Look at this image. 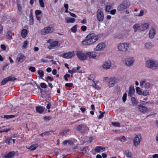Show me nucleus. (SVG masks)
Returning <instances> with one entry per match:
<instances>
[{
	"mask_svg": "<svg viewBox=\"0 0 158 158\" xmlns=\"http://www.w3.org/2000/svg\"><path fill=\"white\" fill-rule=\"evenodd\" d=\"M98 39V35H95L93 34H90L87 35L85 40L82 41V44L85 45H92Z\"/></svg>",
	"mask_w": 158,
	"mask_h": 158,
	"instance_id": "1",
	"label": "nucleus"
},
{
	"mask_svg": "<svg viewBox=\"0 0 158 158\" xmlns=\"http://www.w3.org/2000/svg\"><path fill=\"white\" fill-rule=\"evenodd\" d=\"M131 44L128 42H121L118 44L117 49L120 52H125L128 51V48L131 46Z\"/></svg>",
	"mask_w": 158,
	"mask_h": 158,
	"instance_id": "2",
	"label": "nucleus"
},
{
	"mask_svg": "<svg viewBox=\"0 0 158 158\" xmlns=\"http://www.w3.org/2000/svg\"><path fill=\"white\" fill-rule=\"evenodd\" d=\"M145 66L147 68L152 69L158 68V61L152 60H149L146 62Z\"/></svg>",
	"mask_w": 158,
	"mask_h": 158,
	"instance_id": "3",
	"label": "nucleus"
},
{
	"mask_svg": "<svg viewBox=\"0 0 158 158\" xmlns=\"http://www.w3.org/2000/svg\"><path fill=\"white\" fill-rule=\"evenodd\" d=\"M135 60L134 57L128 56L124 60V63L125 65L128 67L133 66L135 62Z\"/></svg>",
	"mask_w": 158,
	"mask_h": 158,
	"instance_id": "4",
	"label": "nucleus"
},
{
	"mask_svg": "<svg viewBox=\"0 0 158 158\" xmlns=\"http://www.w3.org/2000/svg\"><path fill=\"white\" fill-rule=\"evenodd\" d=\"M76 55L78 58L81 60L85 61L87 59L86 53H85L81 51H77Z\"/></svg>",
	"mask_w": 158,
	"mask_h": 158,
	"instance_id": "5",
	"label": "nucleus"
},
{
	"mask_svg": "<svg viewBox=\"0 0 158 158\" xmlns=\"http://www.w3.org/2000/svg\"><path fill=\"white\" fill-rule=\"evenodd\" d=\"M54 29L52 27H47L43 28L41 31V35H45L48 33H52Z\"/></svg>",
	"mask_w": 158,
	"mask_h": 158,
	"instance_id": "6",
	"label": "nucleus"
},
{
	"mask_svg": "<svg viewBox=\"0 0 158 158\" xmlns=\"http://www.w3.org/2000/svg\"><path fill=\"white\" fill-rule=\"evenodd\" d=\"M75 129L76 130L82 133L85 132L87 130H89L88 127L84 124H80L77 125Z\"/></svg>",
	"mask_w": 158,
	"mask_h": 158,
	"instance_id": "7",
	"label": "nucleus"
},
{
	"mask_svg": "<svg viewBox=\"0 0 158 158\" xmlns=\"http://www.w3.org/2000/svg\"><path fill=\"white\" fill-rule=\"evenodd\" d=\"M97 20L100 22H102L104 19V14L103 12L100 9H98L96 15Z\"/></svg>",
	"mask_w": 158,
	"mask_h": 158,
	"instance_id": "8",
	"label": "nucleus"
},
{
	"mask_svg": "<svg viewBox=\"0 0 158 158\" xmlns=\"http://www.w3.org/2000/svg\"><path fill=\"white\" fill-rule=\"evenodd\" d=\"M111 62L109 60L104 61L102 64V68L104 70H107L110 69L111 66Z\"/></svg>",
	"mask_w": 158,
	"mask_h": 158,
	"instance_id": "9",
	"label": "nucleus"
},
{
	"mask_svg": "<svg viewBox=\"0 0 158 158\" xmlns=\"http://www.w3.org/2000/svg\"><path fill=\"white\" fill-rule=\"evenodd\" d=\"M141 139V136L140 134H138L135 135L133 140L134 144L135 146L139 145Z\"/></svg>",
	"mask_w": 158,
	"mask_h": 158,
	"instance_id": "10",
	"label": "nucleus"
},
{
	"mask_svg": "<svg viewBox=\"0 0 158 158\" xmlns=\"http://www.w3.org/2000/svg\"><path fill=\"white\" fill-rule=\"evenodd\" d=\"M105 44L103 43H101L97 45L96 47L94 49L95 51H100L102 50L105 48Z\"/></svg>",
	"mask_w": 158,
	"mask_h": 158,
	"instance_id": "11",
	"label": "nucleus"
},
{
	"mask_svg": "<svg viewBox=\"0 0 158 158\" xmlns=\"http://www.w3.org/2000/svg\"><path fill=\"white\" fill-rule=\"evenodd\" d=\"M51 40H48V43H50V45L49 46L48 48L50 49H52L57 46L58 42L56 41H53L51 42Z\"/></svg>",
	"mask_w": 158,
	"mask_h": 158,
	"instance_id": "12",
	"label": "nucleus"
},
{
	"mask_svg": "<svg viewBox=\"0 0 158 158\" xmlns=\"http://www.w3.org/2000/svg\"><path fill=\"white\" fill-rule=\"evenodd\" d=\"M16 79L13 76H10L4 79L1 82L2 85H5L8 81L15 80Z\"/></svg>",
	"mask_w": 158,
	"mask_h": 158,
	"instance_id": "13",
	"label": "nucleus"
},
{
	"mask_svg": "<svg viewBox=\"0 0 158 158\" xmlns=\"http://www.w3.org/2000/svg\"><path fill=\"white\" fill-rule=\"evenodd\" d=\"M87 58L90 59H94L96 58L97 55L96 53L94 51L89 52H86Z\"/></svg>",
	"mask_w": 158,
	"mask_h": 158,
	"instance_id": "14",
	"label": "nucleus"
},
{
	"mask_svg": "<svg viewBox=\"0 0 158 158\" xmlns=\"http://www.w3.org/2000/svg\"><path fill=\"white\" fill-rule=\"evenodd\" d=\"M26 58V56L22 54H19L16 58V61L21 62H23Z\"/></svg>",
	"mask_w": 158,
	"mask_h": 158,
	"instance_id": "15",
	"label": "nucleus"
},
{
	"mask_svg": "<svg viewBox=\"0 0 158 158\" xmlns=\"http://www.w3.org/2000/svg\"><path fill=\"white\" fill-rule=\"evenodd\" d=\"M75 54L74 51L64 53L63 55L64 58L66 59H69L74 56Z\"/></svg>",
	"mask_w": 158,
	"mask_h": 158,
	"instance_id": "16",
	"label": "nucleus"
},
{
	"mask_svg": "<svg viewBox=\"0 0 158 158\" xmlns=\"http://www.w3.org/2000/svg\"><path fill=\"white\" fill-rule=\"evenodd\" d=\"M137 108L139 111L141 113L146 112L148 110V109L146 107L140 104L138 106Z\"/></svg>",
	"mask_w": 158,
	"mask_h": 158,
	"instance_id": "17",
	"label": "nucleus"
},
{
	"mask_svg": "<svg viewBox=\"0 0 158 158\" xmlns=\"http://www.w3.org/2000/svg\"><path fill=\"white\" fill-rule=\"evenodd\" d=\"M115 79L114 77H111L109 78L108 85L110 87H113L115 84Z\"/></svg>",
	"mask_w": 158,
	"mask_h": 158,
	"instance_id": "18",
	"label": "nucleus"
},
{
	"mask_svg": "<svg viewBox=\"0 0 158 158\" xmlns=\"http://www.w3.org/2000/svg\"><path fill=\"white\" fill-rule=\"evenodd\" d=\"M149 27V24L146 23L140 25V31H144L148 29Z\"/></svg>",
	"mask_w": 158,
	"mask_h": 158,
	"instance_id": "19",
	"label": "nucleus"
},
{
	"mask_svg": "<svg viewBox=\"0 0 158 158\" xmlns=\"http://www.w3.org/2000/svg\"><path fill=\"white\" fill-rule=\"evenodd\" d=\"M154 46L153 44L151 42H148L144 44V48L147 49L149 50L152 48Z\"/></svg>",
	"mask_w": 158,
	"mask_h": 158,
	"instance_id": "20",
	"label": "nucleus"
},
{
	"mask_svg": "<svg viewBox=\"0 0 158 158\" xmlns=\"http://www.w3.org/2000/svg\"><path fill=\"white\" fill-rule=\"evenodd\" d=\"M149 36L150 39H152L156 35V31L154 29L152 28L149 32Z\"/></svg>",
	"mask_w": 158,
	"mask_h": 158,
	"instance_id": "21",
	"label": "nucleus"
},
{
	"mask_svg": "<svg viewBox=\"0 0 158 158\" xmlns=\"http://www.w3.org/2000/svg\"><path fill=\"white\" fill-rule=\"evenodd\" d=\"M105 150V148L102 146H97L94 149V151L95 152L99 153L101 152H103Z\"/></svg>",
	"mask_w": 158,
	"mask_h": 158,
	"instance_id": "22",
	"label": "nucleus"
},
{
	"mask_svg": "<svg viewBox=\"0 0 158 158\" xmlns=\"http://www.w3.org/2000/svg\"><path fill=\"white\" fill-rule=\"evenodd\" d=\"M15 154L14 151L10 152L6 154L4 156V158H12Z\"/></svg>",
	"mask_w": 158,
	"mask_h": 158,
	"instance_id": "23",
	"label": "nucleus"
},
{
	"mask_svg": "<svg viewBox=\"0 0 158 158\" xmlns=\"http://www.w3.org/2000/svg\"><path fill=\"white\" fill-rule=\"evenodd\" d=\"M66 23H73L75 22V19L74 18L67 17L65 18Z\"/></svg>",
	"mask_w": 158,
	"mask_h": 158,
	"instance_id": "24",
	"label": "nucleus"
},
{
	"mask_svg": "<svg viewBox=\"0 0 158 158\" xmlns=\"http://www.w3.org/2000/svg\"><path fill=\"white\" fill-rule=\"evenodd\" d=\"M44 107L42 106H37L36 107V110L40 113H42L44 111Z\"/></svg>",
	"mask_w": 158,
	"mask_h": 158,
	"instance_id": "25",
	"label": "nucleus"
},
{
	"mask_svg": "<svg viewBox=\"0 0 158 158\" xmlns=\"http://www.w3.org/2000/svg\"><path fill=\"white\" fill-rule=\"evenodd\" d=\"M140 25L136 23L133 26V28L134 29V31L136 32L138 31H140Z\"/></svg>",
	"mask_w": 158,
	"mask_h": 158,
	"instance_id": "26",
	"label": "nucleus"
},
{
	"mask_svg": "<svg viewBox=\"0 0 158 158\" xmlns=\"http://www.w3.org/2000/svg\"><path fill=\"white\" fill-rule=\"evenodd\" d=\"M135 92V89L133 86H130L129 88V90L128 95V96H131Z\"/></svg>",
	"mask_w": 158,
	"mask_h": 158,
	"instance_id": "27",
	"label": "nucleus"
},
{
	"mask_svg": "<svg viewBox=\"0 0 158 158\" xmlns=\"http://www.w3.org/2000/svg\"><path fill=\"white\" fill-rule=\"evenodd\" d=\"M127 7V6L126 5L121 4L118 6L117 10L119 11H122L126 9Z\"/></svg>",
	"mask_w": 158,
	"mask_h": 158,
	"instance_id": "28",
	"label": "nucleus"
},
{
	"mask_svg": "<svg viewBox=\"0 0 158 158\" xmlns=\"http://www.w3.org/2000/svg\"><path fill=\"white\" fill-rule=\"evenodd\" d=\"M14 35V33L10 31H9L7 32V35L6 37L7 39L11 40L12 39V36Z\"/></svg>",
	"mask_w": 158,
	"mask_h": 158,
	"instance_id": "29",
	"label": "nucleus"
},
{
	"mask_svg": "<svg viewBox=\"0 0 158 158\" xmlns=\"http://www.w3.org/2000/svg\"><path fill=\"white\" fill-rule=\"evenodd\" d=\"M38 147V145L37 144H33L30 146H27V148L28 149H30L32 151L35 150Z\"/></svg>",
	"mask_w": 158,
	"mask_h": 158,
	"instance_id": "30",
	"label": "nucleus"
},
{
	"mask_svg": "<svg viewBox=\"0 0 158 158\" xmlns=\"http://www.w3.org/2000/svg\"><path fill=\"white\" fill-rule=\"evenodd\" d=\"M27 35V31L26 29H23L21 31V36L23 38H25Z\"/></svg>",
	"mask_w": 158,
	"mask_h": 158,
	"instance_id": "31",
	"label": "nucleus"
},
{
	"mask_svg": "<svg viewBox=\"0 0 158 158\" xmlns=\"http://www.w3.org/2000/svg\"><path fill=\"white\" fill-rule=\"evenodd\" d=\"M125 154L126 156L128 158H131L132 156L131 152L129 150H127L125 151Z\"/></svg>",
	"mask_w": 158,
	"mask_h": 158,
	"instance_id": "32",
	"label": "nucleus"
},
{
	"mask_svg": "<svg viewBox=\"0 0 158 158\" xmlns=\"http://www.w3.org/2000/svg\"><path fill=\"white\" fill-rule=\"evenodd\" d=\"M17 6L19 13L21 15L22 13V7L21 5L18 2H17Z\"/></svg>",
	"mask_w": 158,
	"mask_h": 158,
	"instance_id": "33",
	"label": "nucleus"
},
{
	"mask_svg": "<svg viewBox=\"0 0 158 158\" xmlns=\"http://www.w3.org/2000/svg\"><path fill=\"white\" fill-rule=\"evenodd\" d=\"M38 73L40 75V77L42 78L44 76V72L41 70H39L38 71Z\"/></svg>",
	"mask_w": 158,
	"mask_h": 158,
	"instance_id": "34",
	"label": "nucleus"
},
{
	"mask_svg": "<svg viewBox=\"0 0 158 158\" xmlns=\"http://www.w3.org/2000/svg\"><path fill=\"white\" fill-rule=\"evenodd\" d=\"M135 90L136 93L139 95L142 94V91L141 90L140 88L139 87H136Z\"/></svg>",
	"mask_w": 158,
	"mask_h": 158,
	"instance_id": "35",
	"label": "nucleus"
},
{
	"mask_svg": "<svg viewBox=\"0 0 158 158\" xmlns=\"http://www.w3.org/2000/svg\"><path fill=\"white\" fill-rule=\"evenodd\" d=\"M111 124L113 126L116 127H120V123L118 122H112Z\"/></svg>",
	"mask_w": 158,
	"mask_h": 158,
	"instance_id": "36",
	"label": "nucleus"
},
{
	"mask_svg": "<svg viewBox=\"0 0 158 158\" xmlns=\"http://www.w3.org/2000/svg\"><path fill=\"white\" fill-rule=\"evenodd\" d=\"M112 8L111 6H106L105 7V11L108 12H109L110 11L111 9Z\"/></svg>",
	"mask_w": 158,
	"mask_h": 158,
	"instance_id": "37",
	"label": "nucleus"
},
{
	"mask_svg": "<svg viewBox=\"0 0 158 158\" xmlns=\"http://www.w3.org/2000/svg\"><path fill=\"white\" fill-rule=\"evenodd\" d=\"M29 23L30 25L33 24L34 22L33 18V17L32 15H31L29 16Z\"/></svg>",
	"mask_w": 158,
	"mask_h": 158,
	"instance_id": "38",
	"label": "nucleus"
},
{
	"mask_svg": "<svg viewBox=\"0 0 158 158\" xmlns=\"http://www.w3.org/2000/svg\"><path fill=\"white\" fill-rule=\"evenodd\" d=\"M15 117V116L13 115H4V118H6L7 119L12 118Z\"/></svg>",
	"mask_w": 158,
	"mask_h": 158,
	"instance_id": "39",
	"label": "nucleus"
},
{
	"mask_svg": "<svg viewBox=\"0 0 158 158\" xmlns=\"http://www.w3.org/2000/svg\"><path fill=\"white\" fill-rule=\"evenodd\" d=\"M149 92L148 90H145L142 92V94L143 96H147L149 95Z\"/></svg>",
	"mask_w": 158,
	"mask_h": 158,
	"instance_id": "40",
	"label": "nucleus"
},
{
	"mask_svg": "<svg viewBox=\"0 0 158 158\" xmlns=\"http://www.w3.org/2000/svg\"><path fill=\"white\" fill-rule=\"evenodd\" d=\"M71 30L72 32L73 33H75L77 30V26L75 25L73 26L71 28Z\"/></svg>",
	"mask_w": 158,
	"mask_h": 158,
	"instance_id": "41",
	"label": "nucleus"
},
{
	"mask_svg": "<svg viewBox=\"0 0 158 158\" xmlns=\"http://www.w3.org/2000/svg\"><path fill=\"white\" fill-rule=\"evenodd\" d=\"M40 6L42 7H44V4L43 0H39Z\"/></svg>",
	"mask_w": 158,
	"mask_h": 158,
	"instance_id": "42",
	"label": "nucleus"
},
{
	"mask_svg": "<svg viewBox=\"0 0 158 158\" xmlns=\"http://www.w3.org/2000/svg\"><path fill=\"white\" fill-rule=\"evenodd\" d=\"M150 86V84L148 82H146L145 83L144 85V88L146 89L149 88Z\"/></svg>",
	"mask_w": 158,
	"mask_h": 158,
	"instance_id": "43",
	"label": "nucleus"
},
{
	"mask_svg": "<svg viewBox=\"0 0 158 158\" xmlns=\"http://www.w3.org/2000/svg\"><path fill=\"white\" fill-rule=\"evenodd\" d=\"M28 45V41H25L23 43V44L22 46V47L23 48H26L27 47Z\"/></svg>",
	"mask_w": 158,
	"mask_h": 158,
	"instance_id": "44",
	"label": "nucleus"
},
{
	"mask_svg": "<svg viewBox=\"0 0 158 158\" xmlns=\"http://www.w3.org/2000/svg\"><path fill=\"white\" fill-rule=\"evenodd\" d=\"M80 68V67L78 66L77 68H73L72 69V72L73 73H76L77 70H78Z\"/></svg>",
	"mask_w": 158,
	"mask_h": 158,
	"instance_id": "45",
	"label": "nucleus"
},
{
	"mask_svg": "<svg viewBox=\"0 0 158 158\" xmlns=\"http://www.w3.org/2000/svg\"><path fill=\"white\" fill-rule=\"evenodd\" d=\"M44 133L45 135H51L53 133V131H46Z\"/></svg>",
	"mask_w": 158,
	"mask_h": 158,
	"instance_id": "46",
	"label": "nucleus"
},
{
	"mask_svg": "<svg viewBox=\"0 0 158 158\" xmlns=\"http://www.w3.org/2000/svg\"><path fill=\"white\" fill-rule=\"evenodd\" d=\"M146 82V80L145 79H143V80H141L140 82V86H142L143 85L145 84L144 83Z\"/></svg>",
	"mask_w": 158,
	"mask_h": 158,
	"instance_id": "47",
	"label": "nucleus"
},
{
	"mask_svg": "<svg viewBox=\"0 0 158 158\" xmlns=\"http://www.w3.org/2000/svg\"><path fill=\"white\" fill-rule=\"evenodd\" d=\"M12 140V139L10 138H7L6 140V143L8 144H9L10 143V141Z\"/></svg>",
	"mask_w": 158,
	"mask_h": 158,
	"instance_id": "48",
	"label": "nucleus"
},
{
	"mask_svg": "<svg viewBox=\"0 0 158 158\" xmlns=\"http://www.w3.org/2000/svg\"><path fill=\"white\" fill-rule=\"evenodd\" d=\"M42 13V11L40 10H36L35 11L36 15H39L41 14Z\"/></svg>",
	"mask_w": 158,
	"mask_h": 158,
	"instance_id": "49",
	"label": "nucleus"
},
{
	"mask_svg": "<svg viewBox=\"0 0 158 158\" xmlns=\"http://www.w3.org/2000/svg\"><path fill=\"white\" fill-rule=\"evenodd\" d=\"M131 101L132 102L133 104L135 105H136L137 104L136 101L135 100V98H134L132 97L131 98Z\"/></svg>",
	"mask_w": 158,
	"mask_h": 158,
	"instance_id": "50",
	"label": "nucleus"
},
{
	"mask_svg": "<svg viewBox=\"0 0 158 158\" xmlns=\"http://www.w3.org/2000/svg\"><path fill=\"white\" fill-rule=\"evenodd\" d=\"M88 147H85L84 148H83L81 150L82 152L84 154L85 153L87 152V150L88 149Z\"/></svg>",
	"mask_w": 158,
	"mask_h": 158,
	"instance_id": "51",
	"label": "nucleus"
},
{
	"mask_svg": "<svg viewBox=\"0 0 158 158\" xmlns=\"http://www.w3.org/2000/svg\"><path fill=\"white\" fill-rule=\"evenodd\" d=\"M40 86L41 88L45 89L47 87V85L44 83H42L40 84Z\"/></svg>",
	"mask_w": 158,
	"mask_h": 158,
	"instance_id": "52",
	"label": "nucleus"
},
{
	"mask_svg": "<svg viewBox=\"0 0 158 158\" xmlns=\"http://www.w3.org/2000/svg\"><path fill=\"white\" fill-rule=\"evenodd\" d=\"M46 79L47 80V82H48V81H52L53 80V78L51 77H50L49 76L47 77Z\"/></svg>",
	"mask_w": 158,
	"mask_h": 158,
	"instance_id": "53",
	"label": "nucleus"
},
{
	"mask_svg": "<svg viewBox=\"0 0 158 158\" xmlns=\"http://www.w3.org/2000/svg\"><path fill=\"white\" fill-rule=\"evenodd\" d=\"M69 131V130L68 129H67L64 130L61 133V135H64L65 134L67 133Z\"/></svg>",
	"mask_w": 158,
	"mask_h": 158,
	"instance_id": "54",
	"label": "nucleus"
},
{
	"mask_svg": "<svg viewBox=\"0 0 158 158\" xmlns=\"http://www.w3.org/2000/svg\"><path fill=\"white\" fill-rule=\"evenodd\" d=\"M99 112L101 114V115L98 116V118L99 119H100L102 118L103 117V115L104 113V112L102 113L101 111H99Z\"/></svg>",
	"mask_w": 158,
	"mask_h": 158,
	"instance_id": "55",
	"label": "nucleus"
},
{
	"mask_svg": "<svg viewBox=\"0 0 158 158\" xmlns=\"http://www.w3.org/2000/svg\"><path fill=\"white\" fill-rule=\"evenodd\" d=\"M73 84L72 83H66L65 84V85L68 87H71L73 86Z\"/></svg>",
	"mask_w": 158,
	"mask_h": 158,
	"instance_id": "56",
	"label": "nucleus"
},
{
	"mask_svg": "<svg viewBox=\"0 0 158 158\" xmlns=\"http://www.w3.org/2000/svg\"><path fill=\"white\" fill-rule=\"evenodd\" d=\"M127 94L126 93H124L123 95V101L124 102L126 100Z\"/></svg>",
	"mask_w": 158,
	"mask_h": 158,
	"instance_id": "57",
	"label": "nucleus"
},
{
	"mask_svg": "<svg viewBox=\"0 0 158 158\" xmlns=\"http://www.w3.org/2000/svg\"><path fill=\"white\" fill-rule=\"evenodd\" d=\"M29 70L32 72H34L35 71V68L32 66L29 67Z\"/></svg>",
	"mask_w": 158,
	"mask_h": 158,
	"instance_id": "58",
	"label": "nucleus"
},
{
	"mask_svg": "<svg viewBox=\"0 0 158 158\" xmlns=\"http://www.w3.org/2000/svg\"><path fill=\"white\" fill-rule=\"evenodd\" d=\"M144 12L143 10H141L140 11L139 14H138L137 15H136V16H142L143 15Z\"/></svg>",
	"mask_w": 158,
	"mask_h": 158,
	"instance_id": "59",
	"label": "nucleus"
},
{
	"mask_svg": "<svg viewBox=\"0 0 158 158\" xmlns=\"http://www.w3.org/2000/svg\"><path fill=\"white\" fill-rule=\"evenodd\" d=\"M70 77V75H69V74H66L64 76V78L65 80L66 81H68V79H67V78L68 77Z\"/></svg>",
	"mask_w": 158,
	"mask_h": 158,
	"instance_id": "60",
	"label": "nucleus"
},
{
	"mask_svg": "<svg viewBox=\"0 0 158 158\" xmlns=\"http://www.w3.org/2000/svg\"><path fill=\"white\" fill-rule=\"evenodd\" d=\"M81 28L82 31H85L86 30L87 27L85 26H82L81 27Z\"/></svg>",
	"mask_w": 158,
	"mask_h": 158,
	"instance_id": "61",
	"label": "nucleus"
},
{
	"mask_svg": "<svg viewBox=\"0 0 158 158\" xmlns=\"http://www.w3.org/2000/svg\"><path fill=\"white\" fill-rule=\"evenodd\" d=\"M116 10L115 9H113L111 10L110 12V13L111 15H114L116 13Z\"/></svg>",
	"mask_w": 158,
	"mask_h": 158,
	"instance_id": "62",
	"label": "nucleus"
},
{
	"mask_svg": "<svg viewBox=\"0 0 158 158\" xmlns=\"http://www.w3.org/2000/svg\"><path fill=\"white\" fill-rule=\"evenodd\" d=\"M44 119L46 121H49L51 119V117L50 116H46L44 118Z\"/></svg>",
	"mask_w": 158,
	"mask_h": 158,
	"instance_id": "63",
	"label": "nucleus"
},
{
	"mask_svg": "<svg viewBox=\"0 0 158 158\" xmlns=\"http://www.w3.org/2000/svg\"><path fill=\"white\" fill-rule=\"evenodd\" d=\"M153 158H158V154H155L152 156Z\"/></svg>",
	"mask_w": 158,
	"mask_h": 158,
	"instance_id": "64",
	"label": "nucleus"
}]
</instances>
